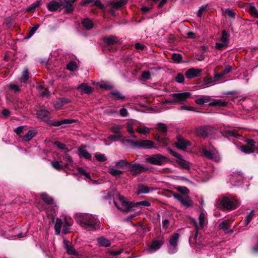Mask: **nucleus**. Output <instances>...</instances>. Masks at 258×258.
<instances>
[{
  "mask_svg": "<svg viewBox=\"0 0 258 258\" xmlns=\"http://www.w3.org/2000/svg\"><path fill=\"white\" fill-rule=\"evenodd\" d=\"M239 206L238 200L233 197H223L219 204V207L224 210H233Z\"/></svg>",
  "mask_w": 258,
  "mask_h": 258,
  "instance_id": "3",
  "label": "nucleus"
},
{
  "mask_svg": "<svg viewBox=\"0 0 258 258\" xmlns=\"http://www.w3.org/2000/svg\"><path fill=\"white\" fill-rule=\"evenodd\" d=\"M81 23L83 27L87 30H91L94 27V24L92 21L88 18L83 19L81 21Z\"/></svg>",
  "mask_w": 258,
  "mask_h": 258,
  "instance_id": "25",
  "label": "nucleus"
},
{
  "mask_svg": "<svg viewBox=\"0 0 258 258\" xmlns=\"http://www.w3.org/2000/svg\"><path fill=\"white\" fill-rule=\"evenodd\" d=\"M78 169L79 172L82 174L84 175L86 178L88 179H91V176L90 174L87 172L86 171L84 168H83L82 167H79Z\"/></svg>",
  "mask_w": 258,
  "mask_h": 258,
  "instance_id": "63",
  "label": "nucleus"
},
{
  "mask_svg": "<svg viewBox=\"0 0 258 258\" xmlns=\"http://www.w3.org/2000/svg\"><path fill=\"white\" fill-rule=\"evenodd\" d=\"M9 88L14 93H17L21 91L20 87L14 84H10L8 85Z\"/></svg>",
  "mask_w": 258,
  "mask_h": 258,
  "instance_id": "52",
  "label": "nucleus"
},
{
  "mask_svg": "<svg viewBox=\"0 0 258 258\" xmlns=\"http://www.w3.org/2000/svg\"><path fill=\"white\" fill-rule=\"evenodd\" d=\"M176 82L179 83H183L184 82V76L181 73H178L175 78Z\"/></svg>",
  "mask_w": 258,
  "mask_h": 258,
  "instance_id": "57",
  "label": "nucleus"
},
{
  "mask_svg": "<svg viewBox=\"0 0 258 258\" xmlns=\"http://www.w3.org/2000/svg\"><path fill=\"white\" fill-rule=\"evenodd\" d=\"M100 222L91 215H84L80 221L81 226L86 229L96 230L99 227Z\"/></svg>",
  "mask_w": 258,
  "mask_h": 258,
  "instance_id": "2",
  "label": "nucleus"
},
{
  "mask_svg": "<svg viewBox=\"0 0 258 258\" xmlns=\"http://www.w3.org/2000/svg\"><path fill=\"white\" fill-rule=\"evenodd\" d=\"M196 134L198 137L206 138L208 136V132L205 126H201L197 128Z\"/></svg>",
  "mask_w": 258,
  "mask_h": 258,
  "instance_id": "29",
  "label": "nucleus"
},
{
  "mask_svg": "<svg viewBox=\"0 0 258 258\" xmlns=\"http://www.w3.org/2000/svg\"><path fill=\"white\" fill-rule=\"evenodd\" d=\"M168 152L177 158L176 163L181 167L182 169L189 170L190 168V163L182 158V156L173 151L171 148H168Z\"/></svg>",
  "mask_w": 258,
  "mask_h": 258,
  "instance_id": "8",
  "label": "nucleus"
},
{
  "mask_svg": "<svg viewBox=\"0 0 258 258\" xmlns=\"http://www.w3.org/2000/svg\"><path fill=\"white\" fill-rule=\"evenodd\" d=\"M229 37V34L226 30H223L222 31V35L220 38V40L223 43L227 42L228 41Z\"/></svg>",
  "mask_w": 258,
  "mask_h": 258,
  "instance_id": "46",
  "label": "nucleus"
},
{
  "mask_svg": "<svg viewBox=\"0 0 258 258\" xmlns=\"http://www.w3.org/2000/svg\"><path fill=\"white\" fill-rule=\"evenodd\" d=\"M203 155L208 159H211L216 161H219V157L215 154L212 153L210 151L208 150L206 148L202 149Z\"/></svg>",
  "mask_w": 258,
  "mask_h": 258,
  "instance_id": "21",
  "label": "nucleus"
},
{
  "mask_svg": "<svg viewBox=\"0 0 258 258\" xmlns=\"http://www.w3.org/2000/svg\"><path fill=\"white\" fill-rule=\"evenodd\" d=\"M53 144L57 148L60 150H64L65 152H68L69 151V149L66 147V145L63 143H62L59 141H56L54 142Z\"/></svg>",
  "mask_w": 258,
  "mask_h": 258,
  "instance_id": "44",
  "label": "nucleus"
},
{
  "mask_svg": "<svg viewBox=\"0 0 258 258\" xmlns=\"http://www.w3.org/2000/svg\"><path fill=\"white\" fill-rule=\"evenodd\" d=\"M109 96L114 100H122L125 98V96L117 90L111 91L109 93Z\"/></svg>",
  "mask_w": 258,
  "mask_h": 258,
  "instance_id": "26",
  "label": "nucleus"
},
{
  "mask_svg": "<svg viewBox=\"0 0 258 258\" xmlns=\"http://www.w3.org/2000/svg\"><path fill=\"white\" fill-rule=\"evenodd\" d=\"M60 163H62L61 161H52L51 162V165L55 169L57 170H60L63 169V166L62 165L60 164Z\"/></svg>",
  "mask_w": 258,
  "mask_h": 258,
  "instance_id": "51",
  "label": "nucleus"
},
{
  "mask_svg": "<svg viewBox=\"0 0 258 258\" xmlns=\"http://www.w3.org/2000/svg\"><path fill=\"white\" fill-rule=\"evenodd\" d=\"M148 168L140 164H132L130 163L127 170L133 172V176H136L148 170Z\"/></svg>",
  "mask_w": 258,
  "mask_h": 258,
  "instance_id": "10",
  "label": "nucleus"
},
{
  "mask_svg": "<svg viewBox=\"0 0 258 258\" xmlns=\"http://www.w3.org/2000/svg\"><path fill=\"white\" fill-rule=\"evenodd\" d=\"M118 199L121 202V208L118 206L115 201H114V204L118 209L123 212H129L131 211L132 208L135 207V203L127 202L125 200V197L123 196L118 195Z\"/></svg>",
  "mask_w": 258,
  "mask_h": 258,
  "instance_id": "9",
  "label": "nucleus"
},
{
  "mask_svg": "<svg viewBox=\"0 0 258 258\" xmlns=\"http://www.w3.org/2000/svg\"><path fill=\"white\" fill-rule=\"evenodd\" d=\"M37 89L38 90L39 94L41 96L44 97L48 96L49 95V92L48 90L46 88L43 87L42 85H38L37 87Z\"/></svg>",
  "mask_w": 258,
  "mask_h": 258,
  "instance_id": "39",
  "label": "nucleus"
},
{
  "mask_svg": "<svg viewBox=\"0 0 258 258\" xmlns=\"http://www.w3.org/2000/svg\"><path fill=\"white\" fill-rule=\"evenodd\" d=\"M122 128V125L119 124H114L110 129V131L115 134L122 135L121 130Z\"/></svg>",
  "mask_w": 258,
  "mask_h": 258,
  "instance_id": "37",
  "label": "nucleus"
},
{
  "mask_svg": "<svg viewBox=\"0 0 258 258\" xmlns=\"http://www.w3.org/2000/svg\"><path fill=\"white\" fill-rule=\"evenodd\" d=\"M39 27V24H37L35 26H34L33 27H31L30 28V30L29 32V33L27 34L26 36L25 37L26 39H29L30 38L35 32V31L38 29V28Z\"/></svg>",
  "mask_w": 258,
  "mask_h": 258,
  "instance_id": "48",
  "label": "nucleus"
},
{
  "mask_svg": "<svg viewBox=\"0 0 258 258\" xmlns=\"http://www.w3.org/2000/svg\"><path fill=\"white\" fill-rule=\"evenodd\" d=\"M201 72V69L192 68L185 72V76L186 78L190 79L200 76Z\"/></svg>",
  "mask_w": 258,
  "mask_h": 258,
  "instance_id": "14",
  "label": "nucleus"
},
{
  "mask_svg": "<svg viewBox=\"0 0 258 258\" xmlns=\"http://www.w3.org/2000/svg\"><path fill=\"white\" fill-rule=\"evenodd\" d=\"M127 3V0H118V1H113L109 2V5L112 8L118 10L120 9Z\"/></svg>",
  "mask_w": 258,
  "mask_h": 258,
  "instance_id": "22",
  "label": "nucleus"
},
{
  "mask_svg": "<svg viewBox=\"0 0 258 258\" xmlns=\"http://www.w3.org/2000/svg\"><path fill=\"white\" fill-rule=\"evenodd\" d=\"M95 157L96 159L99 162H104L107 160L106 157L103 154H96L95 155Z\"/></svg>",
  "mask_w": 258,
  "mask_h": 258,
  "instance_id": "59",
  "label": "nucleus"
},
{
  "mask_svg": "<svg viewBox=\"0 0 258 258\" xmlns=\"http://www.w3.org/2000/svg\"><path fill=\"white\" fill-rule=\"evenodd\" d=\"M40 198L47 205H53L54 200L46 193L43 192L40 195Z\"/></svg>",
  "mask_w": 258,
  "mask_h": 258,
  "instance_id": "24",
  "label": "nucleus"
},
{
  "mask_svg": "<svg viewBox=\"0 0 258 258\" xmlns=\"http://www.w3.org/2000/svg\"><path fill=\"white\" fill-rule=\"evenodd\" d=\"M71 226V224H69L68 222H64L63 225V232L64 234L69 233L70 231V227Z\"/></svg>",
  "mask_w": 258,
  "mask_h": 258,
  "instance_id": "62",
  "label": "nucleus"
},
{
  "mask_svg": "<svg viewBox=\"0 0 258 258\" xmlns=\"http://www.w3.org/2000/svg\"><path fill=\"white\" fill-rule=\"evenodd\" d=\"M245 142L247 144L246 145L240 146L239 149L241 152L245 154H251L255 152L256 150V142L251 139H246Z\"/></svg>",
  "mask_w": 258,
  "mask_h": 258,
  "instance_id": "5",
  "label": "nucleus"
},
{
  "mask_svg": "<svg viewBox=\"0 0 258 258\" xmlns=\"http://www.w3.org/2000/svg\"><path fill=\"white\" fill-rule=\"evenodd\" d=\"M49 112L45 109L38 110L37 112V115L38 118L47 121L49 118Z\"/></svg>",
  "mask_w": 258,
  "mask_h": 258,
  "instance_id": "23",
  "label": "nucleus"
},
{
  "mask_svg": "<svg viewBox=\"0 0 258 258\" xmlns=\"http://www.w3.org/2000/svg\"><path fill=\"white\" fill-rule=\"evenodd\" d=\"M165 134H157L155 139L158 142L164 145L168 144V139L165 136Z\"/></svg>",
  "mask_w": 258,
  "mask_h": 258,
  "instance_id": "28",
  "label": "nucleus"
},
{
  "mask_svg": "<svg viewBox=\"0 0 258 258\" xmlns=\"http://www.w3.org/2000/svg\"><path fill=\"white\" fill-rule=\"evenodd\" d=\"M137 132L144 135H149L150 129L148 127L145 126L143 128L138 127L137 130Z\"/></svg>",
  "mask_w": 258,
  "mask_h": 258,
  "instance_id": "53",
  "label": "nucleus"
},
{
  "mask_svg": "<svg viewBox=\"0 0 258 258\" xmlns=\"http://www.w3.org/2000/svg\"><path fill=\"white\" fill-rule=\"evenodd\" d=\"M77 121V119L68 118L59 121H52L50 124L53 126H58L64 124H72Z\"/></svg>",
  "mask_w": 258,
  "mask_h": 258,
  "instance_id": "18",
  "label": "nucleus"
},
{
  "mask_svg": "<svg viewBox=\"0 0 258 258\" xmlns=\"http://www.w3.org/2000/svg\"><path fill=\"white\" fill-rule=\"evenodd\" d=\"M157 127L160 132V133H159L158 134H166L167 131V126L166 124L163 123H158L157 124Z\"/></svg>",
  "mask_w": 258,
  "mask_h": 258,
  "instance_id": "45",
  "label": "nucleus"
},
{
  "mask_svg": "<svg viewBox=\"0 0 258 258\" xmlns=\"http://www.w3.org/2000/svg\"><path fill=\"white\" fill-rule=\"evenodd\" d=\"M86 146L80 147L78 148V154L80 157H82L86 159L91 160L92 158L91 154L89 153L86 150L84 149L83 147H85Z\"/></svg>",
  "mask_w": 258,
  "mask_h": 258,
  "instance_id": "20",
  "label": "nucleus"
},
{
  "mask_svg": "<svg viewBox=\"0 0 258 258\" xmlns=\"http://www.w3.org/2000/svg\"><path fill=\"white\" fill-rule=\"evenodd\" d=\"M179 234L178 233H173L169 237L168 244V251L171 254L175 253L177 251V245Z\"/></svg>",
  "mask_w": 258,
  "mask_h": 258,
  "instance_id": "7",
  "label": "nucleus"
},
{
  "mask_svg": "<svg viewBox=\"0 0 258 258\" xmlns=\"http://www.w3.org/2000/svg\"><path fill=\"white\" fill-rule=\"evenodd\" d=\"M228 224V220L223 221L219 224V229L223 230L225 233H232L233 232V230L229 229Z\"/></svg>",
  "mask_w": 258,
  "mask_h": 258,
  "instance_id": "27",
  "label": "nucleus"
},
{
  "mask_svg": "<svg viewBox=\"0 0 258 258\" xmlns=\"http://www.w3.org/2000/svg\"><path fill=\"white\" fill-rule=\"evenodd\" d=\"M190 96L191 94L187 92L173 93L170 95V96L172 97L173 99L171 100L166 101V102L172 104H182Z\"/></svg>",
  "mask_w": 258,
  "mask_h": 258,
  "instance_id": "4",
  "label": "nucleus"
},
{
  "mask_svg": "<svg viewBox=\"0 0 258 258\" xmlns=\"http://www.w3.org/2000/svg\"><path fill=\"white\" fill-rule=\"evenodd\" d=\"M108 172L115 177H119L120 175L123 173V171L115 169L113 167H110Z\"/></svg>",
  "mask_w": 258,
  "mask_h": 258,
  "instance_id": "38",
  "label": "nucleus"
},
{
  "mask_svg": "<svg viewBox=\"0 0 258 258\" xmlns=\"http://www.w3.org/2000/svg\"><path fill=\"white\" fill-rule=\"evenodd\" d=\"M64 248L69 254L74 256L80 255L79 253L75 250V248L71 244L69 243V241H64Z\"/></svg>",
  "mask_w": 258,
  "mask_h": 258,
  "instance_id": "17",
  "label": "nucleus"
},
{
  "mask_svg": "<svg viewBox=\"0 0 258 258\" xmlns=\"http://www.w3.org/2000/svg\"><path fill=\"white\" fill-rule=\"evenodd\" d=\"M248 12L252 17L258 18V10L253 5H250Z\"/></svg>",
  "mask_w": 258,
  "mask_h": 258,
  "instance_id": "43",
  "label": "nucleus"
},
{
  "mask_svg": "<svg viewBox=\"0 0 258 258\" xmlns=\"http://www.w3.org/2000/svg\"><path fill=\"white\" fill-rule=\"evenodd\" d=\"M151 189L152 190L153 189L150 188L149 187L143 184L140 185L138 186L137 193L138 194H147L150 192Z\"/></svg>",
  "mask_w": 258,
  "mask_h": 258,
  "instance_id": "40",
  "label": "nucleus"
},
{
  "mask_svg": "<svg viewBox=\"0 0 258 258\" xmlns=\"http://www.w3.org/2000/svg\"><path fill=\"white\" fill-rule=\"evenodd\" d=\"M62 225V222L61 219L57 218L54 225L55 233L56 235H59L60 233V229Z\"/></svg>",
  "mask_w": 258,
  "mask_h": 258,
  "instance_id": "34",
  "label": "nucleus"
},
{
  "mask_svg": "<svg viewBox=\"0 0 258 258\" xmlns=\"http://www.w3.org/2000/svg\"><path fill=\"white\" fill-rule=\"evenodd\" d=\"M29 72L28 69L25 68L22 73V76L19 79V81L21 83H26L29 79Z\"/></svg>",
  "mask_w": 258,
  "mask_h": 258,
  "instance_id": "32",
  "label": "nucleus"
},
{
  "mask_svg": "<svg viewBox=\"0 0 258 258\" xmlns=\"http://www.w3.org/2000/svg\"><path fill=\"white\" fill-rule=\"evenodd\" d=\"M180 203L182 205L187 208L192 207L193 205V202L189 196H186L185 198L183 197Z\"/></svg>",
  "mask_w": 258,
  "mask_h": 258,
  "instance_id": "35",
  "label": "nucleus"
},
{
  "mask_svg": "<svg viewBox=\"0 0 258 258\" xmlns=\"http://www.w3.org/2000/svg\"><path fill=\"white\" fill-rule=\"evenodd\" d=\"M210 106H226L227 102L221 99H213L209 103Z\"/></svg>",
  "mask_w": 258,
  "mask_h": 258,
  "instance_id": "30",
  "label": "nucleus"
},
{
  "mask_svg": "<svg viewBox=\"0 0 258 258\" xmlns=\"http://www.w3.org/2000/svg\"><path fill=\"white\" fill-rule=\"evenodd\" d=\"M226 14L230 18H234L236 13L233 10L227 9L225 10Z\"/></svg>",
  "mask_w": 258,
  "mask_h": 258,
  "instance_id": "60",
  "label": "nucleus"
},
{
  "mask_svg": "<svg viewBox=\"0 0 258 258\" xmlns=\"http://www.w3.org/2000/svg\"><path fill=\"white\" fill-rule=\"evenodd\" d=\"M63 105V104L59 98L57 99L54 103V107L57 109H60Z\"/></svg>",
  "mask_w": 258,
  "mask_h": 258,
  "instance_id": "64",
  "label": "nucleus"
},
{
  "mask_svg": "<svg viewBox=\"0 0 258 258\" xmlns=\"http://www.w3.org/2000/svg\"><path fill=\"white\" fill-rule=\"evenodd\" d=\"M41 5V1H37L36 2L32 4L30 6L27 8L26 11L27 12H31L34 10L37 7L40 6Z\"/></svg>",
  "mask_w": 258,
  "mask_h": 258,
  "instance_id": "42",
  "label": "nucleus"
},
{
  "mask_svg": "<svg viewBox=\"0 0 258 258\" xmlns=\"http://www.w3.org/2000/svg\"><path fill=\"white\" fill-rule=\"evenodd\" d=\"M176 189L181 194L187 196L189 193V189L185 186H178L176 187Z\"/></svg>",
  "mask_w": 258,
  "mask_h": 258,
  "instance_id": "47",
  "label": "nucleus"
},
{
  "mask_svg": "<svg viewBox=\"0 0 258 258\" xmlns=\"http://www.w3.org/2000/svg\"><path fill=\"white\" fill-rule=\"evenodd\" d=\"M52 0L47 5L48 10L51 12L56 11L58 9L64 8V13L66 14L72 13L74 11V7L70 1L67 0Z\"/></svg>",
  "mask_w": 258,
  "mask_h": 258,
  "instance_id": "1",
  "label": "nucleus"
},
{
  "mask_svg": "<svg viewBox=\"0 0 258 258\" xmlns=\"http://www.w3.org/2000/svg\"><path fill=\"white\" fill-rule=\"evenodd\" d=\"M163 243V240H153L149 247V250L150 251H155L159 249Z\"/></svg>",
  "mask_w": 258,
  "mask_h": 258,
  "instance_id": "19",
  "label": "nucleus"
},
{
  "mask_svg": "<svg viewBox=\"0 0 258 258\" xmlns=\"http://www.w3.org/2000/svg\"><path fill=\"white\" fill-rule=\"evenodd\" d=\"M130 163L126 160H119L115 164V167L116 168H122L124 166L129 167Z\"/></svg>",
  "mask_w": 258,
  "mask_h": 258,
  "instance_id": "36",
  "label": "nucleus"
},
{
  "mask_svg": "<svg viewBox=\"0 0 258 258\" xmlns=\"http://www.w3.org/2000/svg\"><path fill=\"white\" fill-rule=\"evenodd\" d=\"M122 135H110L108 137V139L109 140L113 141V142H116L120 140V139L122 138Z\"/></svg>",
  "mask_w": 258,
  "mask_h": 258,
  "instance_id": "58",
  "label": "nucleus"
},
{
  "mask_svg": "<svg viewBox=\"0 0 258 258\" xmlns=\"http://www.w3.org/2000/svg\"><path fill=\"white\" fill-rule=\"evenodd\" d=\"M78 90L81 92V94H90L93 91V88L90 86H89L86 83H82L79 85L77 88Z\"/></svg>",
  "mask_w": 258,
  "mask_h": 258,
  "instance_id": "15",
  "label": "nucleus"
},
{
  "mask_svg": "<svg viewBox=\"0 0 258 258\" xmlns=\"http://www.w3.org/2000/svg\"><path fill=\"white\" fill-rule=\"evenodd\" d=\"M141 77L142 79L148 80L151 79V74L149 71H144L142 73Z\"/></svg>",
  "mask_w": 258,
  "mask_h": 258,
  "instance_id": "61",
  "label": "nucleus"
},
{
  "mask_svg": "<svg viewBox=\"0 0 258 258\" xmlns=\"http://www.w3.org/2000/svg\"><path fill=\"white\" fill-rule=\"evenodd\" d=\"M232 70V67L230 66H226L225 68L223 70L221 74H218L215 76V77L222 76L223 75H226L230 73Z\"/></svg>",
  "mask_w": 258,
  "mask_h": 258,
  "instance_id": "50",
  "label": "nucleus"
},
{
  "mask_svg": "<svg viewBox=\"0 0 258 258\" xmlns=\"http://www.w3.org/2000/svg\"><path fill=\"white\" fill-rule=\"evenodd\" d=\"M254 215V211H251L247 215H246L245 217V220H244L245 225H247L251 221L253 216Z\"/></svg>",
  "mask_w": 258,
  "mask_h": 258,
  "instance_id": "54",
  "label": "nucleus"
},
{
  "mask_svg": "<svg viewBox=\"0 0 258 258\" xmlns=\"http://www.w3.org/2000/svg\"><path fill=\"white\" fill-rule=\"evenodd\" d=\"M131 142L136 147H141L144 149L155 148V143L151 140H143L140 142L131 141Z\"/></svg>",
  "mask_w": 258,
  "mask_h": 258,
  "instance_id": "12",
  "label": "nucleus"
},
{
  "mask_svg": "<svg viewBox=\"0 0 258 258\" xmlns=\"http://www.w3.org/2000/svg\"><path fill=\"white\" fill-rule=\"evenodd\" d=\"M210 100V97L208 96H204L201 98L195 100V102L198 105H203L205 103H207Z\"/></svg>",
  "mask_w": 258,
  "mask_h": 258,
  "instance_id": "41",
  "label": "nucleus"
},
{
  "mask_svg": "<svg viewBox=\"0 0 258 258\" xmlns=\"http://www.w3.org/2000/svg\"><path fill=\"white\" fill-rule=\"evenodd\" d=\"M97 240L100 246L108 247L110 245V241L104 237H100Z\"/></svg>",
  "mask_w": 258,
  "mask_h": 258,
  "instance_id": "33",
  "label": "nucleus"
},
{
  "mask_svg": "<svg viewBox=\"0 0 258 258\" xmlns=\"http://www.w3.org/2000/svg\"><path fill=\"white\" fill-rule=\"evenodd\" d=\"M148 163L156 165H162L168 162V158L160 154H157L146 158Z\"/></svg>",
  "mask_w": 258,
  "mask_h": 258,
  "instance_id": "6",
  "label": "nucleus"
},
{
  "mask_svg": "<svg viewBox=\"0 0 258 258\" xmlns=\"http://www.w3.org/2000/svg\"><path fill=\"white\" fill-rule=\"evenodd\" d=\"M77 68L76 62L75 61H71L67 66V69L71 71H74L76 70Z\"/></svg>",
  "mask_w": 258,
  "mask_h": 258,
  "instance_id": "55",
  "label": "nucleus"
},
{
  "mask_svg": "<svg viewBox=\"0 0 258 258\" xmlns=\"http://www.w3.org/2000/svg\"><path fill=\"white\" fill-rule=\"evenodd\" d=\"M172 59L174 62L180 63L182 61V56L180 54L174 53L172 55Z\"/></svg>",
  "mask_w": 258,
  "mask_h": 258,
  "instance_id": "49",
  "label": "nucleus"
},
{
  "mask_svg": "<svg viewBox=\"0 0 258 258\" xmlns=\"http://www.w3.org/2000/svg\"><path fill=\"white\" fill-rule=\"evenodd\" d=\"M205 214L203 213H201L199 217V222L198 224H196V229L197 230V232L194 237V240L195 241V243L198 245H200V241H198L197 237H198V231L199 229H203L205 222Z\"/></svg>",
  "mask_w": 258,
  "mask_h": 258,
  "instance_id": "13",
  "label": "nucleus"
},
{
  "mask_svg": "<svg viewBox=\"0 0 258 258\" xmlns=\"http://www.w3.org/2000/svg\"><path fill=\"white\" fill-rule=\"evenodd\" d=\"M103 42L107 45H112L117 44L119 42L118 38L114 35H109L108 36L104 37L102 38Z\"/></svg>",
  "mask_w": 258,
  "mask_h": 258,
  "instance_id": "16",
  "label": "nucleus"
},
{
  "mask_svg": "<svg viewBox=\"0 0 258 258\" xmlns=\"http://www.w3.org/2000/svg\"><path fill=\"white\" fill-rule=\"evenodd\" d=\"M139 206H142L143 207H149L151 206V204L149 202L147 201H142L137 203H135V207Z\"/></svg>",
  "mask_w": 258,
  "mask_h": 258,
  "instance_id": "56",
  "label": "nucleus"
},
{
  "mask_svg": "<svg viewBox=\"0 0 258 258\" xmlns=\"http://www.w3.org/2000/svg\"><path fill=\"white\" fill-rule=\"evenodd\" d=\"M176 139L177 141L175 143V146L178 149L184 151L187 147L191 145V143L189 141L179 135L177 136Z\"/></svg>",
  "mask_w": 258,
  "mask_h": 258,
  "instance_id": "11",
  "label": "nucleus"
},
{
  "mask_svg": "<svg viewBox=\"0 0 258 258\" xmlns=\"http://www.w3.org/2000/svg\"><path fill=\"white\" fill-rule=\"evenodd\" d=\"M37 131L34 130H29L27 133L23 137V140L25 141H29L37 134Z\"/></svg>",
  "mask_w": 258,
  "mask_h": 258,
  "instance_id": "31",
  "label": "nucleus"
}]
</instances>
